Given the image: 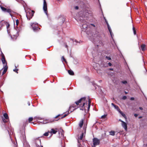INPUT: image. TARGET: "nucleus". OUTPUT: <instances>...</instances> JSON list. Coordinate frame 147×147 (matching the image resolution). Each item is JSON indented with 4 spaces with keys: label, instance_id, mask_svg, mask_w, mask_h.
Wrapping results in <instances>:
<instances>
[{
    "label": "nucleus",
    "instance_id": "nucleus-43",
    "mask_svg": "<svg viewBox=\"0 0 147 147\" xmlns=\"http://www.w3.org/2000/svg\"><path fill=\"white\" fill-rule=\"evenodd\" d=\"M109 65V66H111L112 65V64L111 63H110V62H109L108 63V65Z\"/></svg>",
    "mask_w": 147,
    "mask_h": 147
},
{
    "label": "nucleus",
    "instance_id": "nucleus-45",
    "mask_svg": "<svg viewBox=\"0 0 147 147\" xmlns=\"http://www.w3.org/2000/svg\"><path fill=\"white\" fill-rule=\"evenodd\" d=\"M131 100H134V97H131L130 99Z\"/></svg>",
    "mask_w": 147,
    "mask_h": 147
},
{
    "label": "nucleus",
    "instance_id": "nucleus-34",
    "mask_svg": "<svg viewBox=\"0 0 147 147\" xmlns=\"http://www.w3.org/2000/svg\"><path fill=\"white\" fill-rule=\"evenodd\" d=\"M16 26H15L16 27H17V26H18V24H19V20H18L17 19L16 21Z\"/></svg>",
    "mask_w": 147,
    "mask_h": 147
},
{
    "label": "nucleus",
    "instance_id": "nucleus-46",
    "mask_svg": "<svg viewBox=\"0 0 147 147\" xmlns=\"http://www.w3.org/2000/svg\"><path fill=\"white\" fill-rule=\"evenodd\" d=\"M65 46L66 48H68V46L66 44H65Z\"/></svg>",
    "mask_w": 147,
    "mask_h": 147
},
{
    "label": "nucleus",
    "instance_id": "nucleus-13",
    "mask_svg": "<svg viewBox=\"0 0 147 147\" xmlns=\"http://www.w3.org/2000/svg\"><path fill=\"white\" fill-rule=\"evenodd\" d=\"M101 65L104 67H108L107 62L106 61H104L102 62Z\"/></svg>",
    "mask_w": 147,
    "mask_h": 147
},
{
    "label": "nucleus",
    "instance_id": "nucleus-56",
    "mask_svg": "<svg viewBox=\"0 0 147 147\" xmlns=\"http://www.w3.org/2000/svg\"><path fill=\"white\" fill-rule=\"evenodd\" d=\"M82 42V41H80V40L79 42V43H80Z\"/></svg>",
    "mask_w": 147,
    "mask_h": 147
},
{
    "label": "nucleus",
    "instance_id": "nucleus-63",
    "mask_svg": "<svg viewBox=\"0 0 147 147\" xmlns=\"http://www.w3.org/2000/svg\"><path fill=\"white\" fill-rule=\"evenodd\" d=\"M86 129H85V132H86Z\"/></svg>",
    "mask_w": 147,
    "mask_h": 147
},
{
    "label": "nucleus",
    "instance_id": "nucleus-55",
    "mask_svg": "<svg viewBox=\"0 0 147 147\" xmlns=\"http://www.w3.org/2000/svg\"><path fill=\"white\" fill-rule=\"evenodd\" d=\"M125 94H127L128 93L127 92H126V91H125Z\"/></svg>",
    "mask_w": 147,
    "mask_h": 147
},
{
    "label": "nucleus",
    "instance_id": "nucleus-1",
    "mask_svg": "<svg viewBox=\"0 0 147 147\" xmlns=\"http://www.w3.org/2000/svg\"><path fill=\"white\" fill-rule=\"evenodd\" d=\"M79 15V17L76 18V19L79 23L83 24L81 26V28L83 31H86V30L87 28L88 25L86 24V21L85 20V18L83 16H82V13H80Z\"/></svg>",
    "mask_w": 147,
    "mask_h": 147
},
{
    "label": "nucleus",
    "instance_id": "nucleus-21",
    "mask_svg": "<svg viewBox=\"0 0 147 147\" xmlns=\"http://www.w3.org/2000/svg\"><path fill=\"white\" fill-rule=\"evenodd\" d=\"M70 40L72 41L73 44L75 45H76V43L78 42V41L75 39H72L71 38L70 39Z\"/></svg>",
    "mask_w": 147,
    "mask_h": 147
},
{
    "label": "nucleus",
    "instance_id": "nucleus-60",
    "mask_svg": "<svg viewBox=\"0 0 147 147\" xmlns=\"http://www.w3.org/2000/svg\"><path fill=\"white\" fill-rule=\"evenodd\" d=\"M75 109V108H74V109H73L72 111H74Z\"/></svg>",
    "mask_w": 147,
    "mask_h": 147
},
{
    "label": "nucleus",
    "instance_id": "nucleus-28",
    "mask_svg": "<svg viewBox=\"0 0 147 147\" xmlns=\"http://www.w3.org/2000/svg\"><path fill=\"white\" fill-rule=\"evenodd\" d=\"M15 67L16 69H13V71L14 72H16L17 73H18V69H16L17 68V67H16V65H15Z\"/></svg>",
    "mask_w": 147,
    "mask_h": 147
},
{
    "label": "nucleus",
    "instance_id": "nucleus-5",
    "mask_svg": "<svg viewBox=\"0 0 147 147\" xmlns=\"http://www.w3.org/2000/svg\"><path fill=\"white\" fill-rule=\"evenodd\" d=\"M38 24L36 22L33 23H31L30 24V26L32 27V29L34 31L36 32L40 29V28H38L37 25Z\"/></svg>",
    "mask_w": 147,
    "mask_h": 147
},
{
    "label": "nucleus",
    "instance_id": "nucleus-49",
    "mask_svg": "<svg viewBox=\"0 0 147 147\" xmlns=\"http://www.w3.org/2000/svg\"><path fill=\"white\" fill-rule=\"evenodd\" d=\"M139 108L140 110H142L143 109V108L141 107H139Z\"/></svg>",
    "mask_w": 147,
    "mask_h": 147
},
{
    "label": "nucleus",
    "instance_id": "nucleus-25",
    "mask_svg": "<svg viewBox=\"0 0 147 147\" xmlns=\"http://www.w3.org/2000/svg\"><path fill=\"white\" fill-rule=\"evenodd\" d=\"M110 135L112 136H114L115 135V131H111L110 132Z\"/></svg>",
    "mask_w": 147,
    "mask_h": 147
},
{
    "label": "nucleus",
    "instance_id": "nucleus-44",
    "mask_svg": "<svg viewBox=\"0 0 147 147\" xmlns=\"http://www.w3.org/2000/svg\"><path fill=\"white\" fill-rule=\"evenodd\" d=\"M78 8H79V7L78 6H76L75 7V9H76V10L78 9Z\"/></svg>",
    "mask_w": 147,
    "mask_h": 147
},
{
    "label": "nucleus",
    "instance_id": "nucleus-14",
    "mask_svg": "<svg viewBox=\"0 0 147 147\" xmlns=\"http://www.w3.org/2000/svg\"><path fill=\"white\" fill-rule=\"evenodd\" d=\"M57 132V130H55L53 129H51L50 132V136H52V134H55Z\"/></svg>",
    "mask_w": 147,
    "mask_h": 147
},
{
    "label": "nucleus",
    "instance_id": "nucleus-54",
    "mask_svg": "<svg viewBox=\"0 0 147 147\" xmlns=\"http://www.w3.org/2000/svg\"><path fill=\"white\" fill-rule=\"evenodd\" d=\"M104 19H105V22H106V23H107V20L105 19V18H104Z\"/></svg>",
    "mask_w": 147,
    "mask_h": 147
},
{
    "label": "nucleus",
    "instance_id": "nucleus-52",
    "mask_svg": "<svg viewBox=\"0 0 147 147\" xmlns=\"http://www.w3.org/2000/svg\"><path fill=\"white\" fill-rule=\"evenodd\" d=\"M91 25H92V26H94V27H95V26L94 24H91Z\"/></svg>",
    "mask_w": 147,
    "mask_h": 147
},
{
    "label": "nucleus",
    "instance_id": "nucleus-26",
    "mask_svg": "<svg viewBox=\"0 0 147 147\" xmlns=\"http://www.w3.org/2000/svg\"><path fill=\"white\" fill-rule=\"evenodd\" d=\"M50 134V132L49 131L47 132H46L44 134V135L45 136H48L49 135V134Z\"/></svg>",
    "mask_w": 147,
    "mask_h": 147
},
{
    "label": "nucleus",
    "instance_id": "nucleus-57",
    "mask_svg": "<svg viewBox=\"0 0 147 147\" xmlns=\"http://www.w3.org/2000/svg\"><path fill=\"white\" fill-rule=\"evenodd\" d=\"M95 64L96 65V66H97L98 65V64H97V63Z\"/></svg>",
    "mask_w": 147,
    "mask_h": 147
},
{
    "label": "nucleus",
    "instance_id": "nucleus-64",
    "mask_svg": "<svg viewBox=\"0 0 147 147\" xmlns=\"http://www.w3.org/2000/svg\"><path fill=\"white\" fill-rule=\"evenodd\" d=\"M7 131H8V132H9V130H7Z\"/></svg>",
    "mask_w": 147,
    "mask_h": 147
},
{
    "label": "nucleus",
    "instance_id": "nucleus-24",
    "mask_svg": "<svg viewBox=\"0 0 147 147\" xmlns=\"http://www.w3.org/2000/svg\"><path fill=\"white\" fill-rule=\"evenodd\" d=\"M69 74L71 75H73L74 74V72L71 70H69L68 71Z\"/></svg>",
    "mask_w": 147,
    "mask_h": 147
},
{
    "label": "nucleus",
    "instance_id": "nucleus-7",
    "mask_svg": "<svg viewBox=\"0 0 147 147\" xmlns=\"http://www.w3.org/2000/svg\"><path fill=\"white\" fill-rule=\"evenodd\" d=\"M43 9L45 13L47 16V4L45 0H43Z\"/></svg>",
    "mask_w": 147,
    "mask_h": 147
},
{
    "label": "nucleus",
    "instance_id": "nucleus-11",
    "mask_svg": "<svg viewBox=\"0 0 147 147\" xmlns=\"http://www.w3.org/2000/svg\"><path fill=\"white\" fill-rule=\"evenodd\" d=\"M121 125L122 127L124 129L125 131L127 130V123L124 121H122L121 123Z\"/></svg>",
    "mask_w": 147,
    "mask_h": 147
},
{
    "label": "nucleus",
    "instance_id": "nucleus-12",
    "mask_svg": "<svg viewBox=\"0 0 147 147\" xmlns=\"http://www.w3.org/2000/svg\"><path fill=\"white\" fill-rule=\"evenodd\" d=\"M36 117V118H37L38 120H40V121H39V122H40V123L43 124H45L47 123V122H46V121L42 119V118L39 117Z\"/></svg>",
    "mask_w": 147,
    "mask_h": 147
},
{
    "label": "nucleus",
    "instance_id": "nucleus-2",
    "mask_svg": "<svg viewBox=\"0 0 147 147\" xmlns=\"http://www.w3.org/2000/svg\"><path fill=\"white\" fill-rule=\"evenodd\" d=\"M14 29L12 31V35L11 36V37L13 40L16 39L17 36L19 35V29L18 27H16L14 26Z\"/></svg>",
    "mask_w": 147,
    "mask_h": 147
},
{
    "label": "nucleus",
    "instance_id": "nucleus-20",
    "mask_svg": "<svg viewBox=\"0 0 147 147\" xmlns=\"http://www.w3.org/2000/svg\"><path fill=\"white\" fill-rule=\"evenodd\" d=\"M107 26V27L108 29L109 30V31L110 32V34H111V36L112 37V30L111 29V27L109 24H108Z\"/></svg>",
    "mask_w": 147,
    "mask_h": 147
},
{
    "label": "nucleus",
    "instance_id": "nucleus-8",
    "mask_svg": "<svg viewBox=\"0 0 147 147\" xmlns=\"http://www.w3.org/2000/svg\"><path fill=\"white\" fill-rule=\"evenodd\" d=\"M1 60L2 61V63L4 65H5L7 66V62L5 60V56L4 54L3 53L2 51H1Z\"/></svg>",
    "mask_w": 147,
    "mask_h": 147
},
{
    "label": "nucleus",
    "instance_id": "nucleus-32",
    "mask_svg": "<svg viewBox=\"0 0 147 147\" xmlns=\"http://www.w3.org/2000/svg\"><path fill=\"white\" fill-rule=\"evenodd\" d=\"M9 26H10V25L9 24H8L6 26V27H7V31L8 33H9V31L8 30V28L9 27Z\"/></svg>",
    "mask_w": 147,
    "mask_h": 147
},
{
    "label": "nucleus",
    "instance_id": "nucleus-6",
    "mask_svg": "<svg viewBox=\"0 0 147 147\" xmlns=\"http://www.w3.org/2000/svg\"><path fill=\"white\" fill-rule=\"evenodd\" d=\"M34 11H30L26 13V16L27 19L30 20V19L33 16Z\"/></svg>",
    "mask_w": 147,
    "mask_h": 147
},
{
    "label": "nucleus",
    "instance_id": "nucleus-37",
    "mask_svg": "<svg viewBox=\"0 0 147 147\" xmlns=\"http://www.w3.org/2000/svg\"><path fill=\"white\" fill-rule=\"evenodd\" d=\"M74 108V107H73V106H71L69 107V111H71V112H72V111H71V109L72 108Z\"/></svg>",
    "mask_w": 147,
    "mask_h": 147
},
{
    "label": "nucleus",
    "instance_id": "nucleus-23",
    "mask_svg": "<svg viewBox=\"0 0 147 147\" xmlns=\"http://www.w3.org/2000/svg\"><path fill=\"white\" fill-rule=\"evenodd\" d=\"M69 111H68L65 113L63 117H61V118H63L67 116L69 113Z\"/></svg>",
    "mask_w": 147,
    "mask_h": 147
},
{
    "label": "nucleus",
    "instance_id": "nucleus-50",
    "mask_svg": "<svg viewBox=\"0 0 147 147\" xmlns=\"http://www.w3.org/2000/svg\"><path fill=\"white\" fill-rule=\"evenodd\" d=\"M119 121H121V122L122 123V121H122V120H121V119H119Z\"/></svg>",
    "mask_w": 147,
    "mask_h": 147
},
{
    "label": "nucleus",
    "instance_id": "nucleus-51",
    "mask_svg": "<svg viewBox=\"0 0 147 147\" xmlns=\"http://www.w3.org/2000/svg\"><path fill=\"white\" fill-rule=\"evenodd\" d=\"M28 106H30V103L29 102H28Z\"/></svg>",
    "mask_w": 147,
    "mask_h": 147
},
{
    "label": "nucleus",
    "instance_id": "nucleus-42",
    "mask_svg": "<svg viewBox=\"0 0 147 147\" xmlns=\"http://www.w3.org/2000/svg\"><path fill=\"white\" fill-rule=\"evenodd\" d=\"M93 67H94V69L95 70H96L97 71V72L98 73H99L98 72V71L97 68L95 67L94 66Z\"/></svg>",
    "mask_w": 147,
    "mask_h": 147
},
{
    "label": "nucleus",
    "instance_id": "nucleus-17",
    "mask_svg": "<svg viewBox=\"0 0 147 147\" xmlns=\"http://www.w3.org/2000/svg\"><path fill=\"white\" fill-rule=\"evenodd\" d=\"M86 13H88V14L90 16H92V12L91 10H87Z\"/></svg>",
    "mask_w": 147,
    "mask_h": 147
},
{
    "label": "nucleus",
    "instance_id": "nucleus-4",
    "mask_svg": "<svg viewBox=\"0 0 147 147\" xmlns=\"http://www.w3.org/2000/svg\"><path fill=\"white\" fill-rule=\"evenodd\" d=\"M86 99V97H83L80 98L78 101L75 102V103L77 105H79V103L81 102L83 103V105L81 106L82 108V109H80L81 110H83L84 109V108L83 107L84 106L85 104V102L84 101Z\"/></svg>",
    "mask_w": 147,
    "mask_h": 147
},
{
    "label": "nucleus",
    "instance_id": "nucleus-36",
    "mask_svg": "<svg viewBox=\"0 0 147 147\" xmlns=\"http://www.w3.org/2000/svg\"><path fill=\"white\" fill-rule=\"evenodd\" d=\"M106 116H107V115H102L101 117V118L102 119H104L105 118H106Z\"/></svg>",
    "mask_w": 147,
    "mask_h": 147
},
{
    "label": "nucleus",
    "instance_id": "nucleus-38",
    "mask_svg": "<svg viewBox=\"0 0 147 147\" xmlns=\"http://www.w3.org/2000/svg\"><path fill=\"white\" fill-rule=\"evenodd\" d=\"M122 82L123 84H125L127 83V82L126 81H123Z\"/></svg>",
    "mask_w": 147,
    "mask_h": 147
},
{
    "label": "nucleus",
    "instance_id": "nucleus-18",
    "mask_svg": "<svg viewBox=\"0 0 147 147\" xmlns=\"http://www.w3.org/2000/svg\"><path fill=\"white\" fill-rule=\"evenodd\" d=\"M141 50L142 51H144L146 49V45L145 44H142L141 46Z\"/></svg>",
    "mask_w": 147,
    "mask_h": 147
},
{
    "label": "nucleus",
    "instance_id": "nucleus-59",
    "mask_svg": "<svg viewBox=\"0 0 147 147\" xmlns=\"http://www.w3.org/2000/svg\"><path fill=\"white\" fill-rule=\"evenodd\" d=\"M106 24L107 25L108 24H109L107 22Z\"/></svg>",
    "mask_w": 147,
    "mask_h": 147
},
{
    "label": "nucleus",
    "instance_id": "nucleus-16",
    "mask_svg": "<svg viewBox=\"0 0 147 147\" xmlns=\"http://www.w3.org/2000/svg\"><path fill=\"white\" fill-rule=\"evenodd\" d=\"M111 105L113 106L114 108L116 109L118 111H119L120 110V109L118 107L115 105L114 103H111Z\"/></svg>",
    "mask_w": 147,
    "mask_h": 147
},
{
    "label": "nucleus",
    "instance_id": "nucleus-31",
    "mask_svg": "<svg viewBox=\"0 0 147 147\" xmlns=\"http://www.w3.org/2000/svg\"><path fill=\"white\" fill-rule=\"evenodd\" d=\"M98 35H99V34H97L96 33L95 34H92V36H94V37H96L98 36Z\"/></svg>",
    "mask_w": 147,
    "mask_h": 147
},
{
    "label": "nucleus",
    "instance_id": "nucleus-30",
    "mask_svg": "<svg viewBox=\"0 0 147 147\" xmlns=\"http://www.w3.org/2000/svg\"><path fill=\"white\" fill-rule=\"evenodd\" d=\"M133 30L134 34L135 35L136 34V32L135 28L134 27H133Z\"/></svg>",
    "mask_w": 147,
    "mask_h": 147
},
{
    "label": "nucleus",
    "instance_id": "nucleus-58",
    "mask_svg": "<svg viewBox=\"0 0 147 147\" xmlns=\"http://www.w3.org/2000/svg\"><path fill=\"white\" fill-rule=\"evenodd\" d=\"M110 69L111 70H113V69H112V68H111V69Z\"/></svg>",
    "mask_w": 147,
    "mask_h": 147
},
{
    "label": "nucleus",
    "instance_id": "nucleus-53",
    "mask_svg": "<svg viewBox=\"0 0 147 147\" xmlns=\"http://www.w3.org/2000/svg\"><path fill=\"white\" fill-rule=\"evenodd\" d=\"M142 118V116H140L138 117V118L139 119H140V118Z\"/></svg>",
    "mask_w": 147,
    "mask_h": 147
},
{
    "label": "nucleus",
    "instance_id": "nucleus-40",
    "mask_svg": "<svg viewBox=\"0 0 147 147\" xmlns=\"http://www.w3.org/2000/svg\"><path fill=\"white\" fill-rule=\"evenodd\" d=\"M127 97L126 96H124L123 97L122 99L123 100H125L126 99Z\"/></svg>",
    "mask_w": 147,
    "mask_h": 147
},
{
    "label": "nucleus",
    "instance_id": "nucleus-29",
    "mask_svg": "<svg viewBox=\"0 0 147 147\" xmlns=\"http://www.w3.org/2000/svg\"><path fill=\"white\" fill-rule=\"evenodd\" d=\"M83 136H84V133H82V134H81V136L80 137V139L81 140H82V139L83 138Z\"/></svg>",
    "mask_w": 147,
    "mask_h": 147
},
{
    "label": "nucleus",
    "instance_id": "nucleus-15",
    "mask_svg": "<svg viewBox=\"0 0 147 147\" xmlns=\"http://www.w3.org/2000/svg\"><path fill=\"white\" fill-rule=\"evenodd\" d=\"M4 69L3 71V72H2V75H3L4 74H5L6 73V71H7V68H8L7 66L4 65Z\"/></svg>",
    "mask_w": 147,
    "mask_h": 147
},
{
    "label": "nucleus",
    "instance_id": "nucleus-41",
    "mask_svg": "<svg viewBox=\"0 0 147 147\" xmlns=\"http://www.w3.org/2000/svg\"><path fill=\"white\" fill-rule=\"evenodd\" d=\"M62 60H63V61H65V62H66V61L65 60V59L64 58V57L63 56L62 57Z\"/></svg>",
    "mask_w": 147,
    "mask_h": 147
},
{
    "label": "nucleus",
    "instance_id": "nucleus-62",
    "mask_svg": "<svg viewBox=\"0 0 147 147\" xmlns=\"http://www.w3.org/2000/svg\"><path fill=\"white\" fill-rule=\"evenodd\" d=\"M98 0V2L99 3H100V2H99V0Z\"/></svg>",
    "mask_w": 147,
    "mask_h": 147
},
{
    "label": "nucleus",
    "instance_id": "nucleus-48",
    "mask_svg": "<svg viewBox=\"0 0 147 147\" xmlns=\"http://www.w3.org/2000/svg\"><path fill=\"white\" fill-rule=\"evenodd\" d=\"M60 115L59 114V115H58L56 116L55 117V118H57Z\"/></svg>",
    "mask_w": 147,
    "mask_h": 147
},
{
    "label": "nucleus",
    "instance_id": "nucleus-35",
    "mask_svg": "<svg viewBox=\"0 0 147 147\" xmlns=\"http://www.w3.org/2000/svg\"><path fill=\"white\" fill-rule=\"evenodd\" d=\"M106 58L108 60H111V57H110L106 56Z\"/></svg>",
    "mask_w": 147,
    "mask_h": 147
},
{
    "label": "nucleus",
    "instance_id": "nucleus-47",
    "mask_svg": "<svg viewBox=\"0 0 147 147\" xmlns=\"http://www.w3.org/2000/svg\"><path fill=\"white\" fill-rule=\"evenodd\" d=\"M134 116L136 117L138 116V114H134Z\"/></svg>",
    "mask_w": 147,
    "mask_h": 147
},
{
    "label": "nucleus",
    "instance_id": "nucleus-27",
    "mask_svg": "<svg viewBox=\"0 0 147 147\" xmlns=\"http://www.w3.org/2000/svg\"><path fill=\"white\" fill-rule=\"evenodd\" d=\"M90 104H91V102L89 100L88 107V110H89L90 109Z\"/></svg>",
    "mask_w": 147,
    "mask_h": 147
},
{
    "label": "nucleus",
    "instance_id": "nucleus-9",
    "mask_svg": "<svg viewBox=\"0 0 147 147\" xmlns=\"http://www.w3.org/2000/svg\"><path fill=\"white\" fill-rule=\"evenodd\" d=\"M93 145L94 146L99 145L100 144V140L96 138H94L93 139Z\"/></svg>",
    "mask_w": 147,
    "mask_h": 147
},
{
    "label": "nucleus",
    "instance_id": "nucleus-10",
    "mask_svg": "<svg viewBox=\"0 0 147 147\" xmlns=\"http://www.w3.org/2000/svg\"><path fill=\"white\" fill-rule=\"evenodd\" d=\"M3 116L5 118H4L3 117H2V120L3 121L4 123H6L7 122V121H6V120H8L9 119V117L8 115L7 114V113H5L3 114Z\"/></svg>",
    "mask_w": 147,
    "mask_h": 147
},
{
    "label": "nucleus",
    "instance_id": "nucleus-22",
    "mask_svg": "<svg viewBox=\"0 0 147 147\" xmlns=\"http://www.w3.org/2000/svg\"><path fill=\"white\" fill-rule=\"evenodd\" d=\"M119 113H120L121 115L124 117L125 119H127L125 115L120 110L118 111Z\"/></svg>",
    "mask_w": 147,
    "mask_h": 147
},
{
    "label": "nucleus",
    "instance_id": "nucleus-19",
    "mask_svg": "<svg viewBox=\"0 0 147 147\" xmlns=\"http://www.w3.org/2000/svg\"><path fill=\"white\" fill-rule=\"evenodd\" d=\"M84 123V120L82 119L80 121L79 123V126L80 127H82Z\"/></svg>",
    "mask_w": 147,
    "mask_h": 147
},
{
    "label": "nucleus",
    "instance_id": "nucleus-3",
    "mask_svg": "<svg viewBox=\"0 0 147 147\" xmlns=\"http://www.w3.org/2000/svg\"><path fill=\"white\" fill-rule=\"evenodd\" d=\"M0 7L1 9L3 12L9 13L11 17H12L13 14L16 13L15 12L10 9H6L1 5L0 6Z\"/></svg>",
    "mask_w": 147,
    "mask_h": 147
},
{
    "label": "nucleus",
    "instance_id": "nucleus-61",
    "mask_svg": "<svg viewBox=\"0 0 147 147\" xmlns=\"http://www.w3.org/2000/svg\"><path fill=\"white\" fill-rule=\"evenodd\" d=\"M90 40H91L92 41V40H93L92 39H91L90 38Z\"/></svg>",
    "mask_w": 147,
    "mask_h": 147
},
{
    "label": "nucleus",
    "instance_id": "nucleus-39",
    "mask_svg": "<svg viewBox=\"0 0 147 147\" xmlns=\"http://www.w3.org/2000/svg\"><path fill=\"white\" fill-rule=\"evenodd\" d=\"M99 43L100 44V45H103V44L102 42L101 41H99Z\"/></svg>",
    "mask_w": 147,
    "mask_h": 147
},
{
    "label": "nucleus",
    "instance_id": "nucleus-33",
    "mask_svg": "<svg viewBox=\"0 0 147 147\" xmlns=\"http://www.w3.org/2000/svg\"><path fill=\"white\" fill-rule=\"evenodd\" d=\"M33 118L32 117H30L28 119V121L29 122H30L33 120Z\"/></svg>",
    "mask_w": 147,
    "mask_h": 147
}]
</instances>
